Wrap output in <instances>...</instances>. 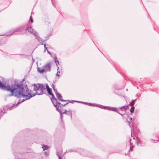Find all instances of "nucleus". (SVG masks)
<instances>
[{
	"label": "nucleus",
	"instance_id": "obj_11",
	"mask_svg": "<svg viewBox=\"0 0 159 159\" xmlns=\"http://www.w3.org/2000/svg\"><path fill=\"white\" fill-rule=\"evenodd\" d=\"M38 71L40 73H42L44 72L45 71L44 69H41V70H38Z\"/></svg>",
	"mask_w": 159,
	"mask_h": 159
},
{
	"label": "nucleus",
	"instance_id": "obj_22",
	"mask_svg": "<svg viewBox=\"0 0 159 159\" xmlns=\"http://www.w3.org/2000/svg\"><path fill=\"white\" fill-rule=\"evenodd\" d=\"M48 53H49V54H50V52H48Z\"/></svg>",
	"mask_w": 159,
	"mask_h": 159
},
{
	"label": "nucleus",
	"instance_id": "obj_20",
	"mask_svg": "<svg viewBox=\"0 0 159 159\" xmlns=\"http://www.w3.org/2000/svg\"><path fill=\"white\" fill-rule=\"evenodd\" d=\"M46 46V44H44V47L45 48V46Z\"/></svg>",
	"mask_w": 159,
	"mask_h": 159
},
{
	"label": "nucleus",
	"instance_id": "obj_6",
	"mask_svg": "<svg viewBox=\"0 0 159 159\" xmlns=\"http://www.w3.org/2000/svg\"><path fill=\"white\" fill-rule=\"evenodd\" d=\"M27 30L29 32L34 33V34L37 33L36 31H35L33 29H32V27L31 26L28 27L27 28Z\"/></svg>",
	"mask_w": 159,
	"mask_h": 159
},
{
	"label": "nucleus",
	"instance_id": "obj_4",
	"mask_svg": "<svg viewBox=\"0 0 159 159\" xmlns=\"http://www.w3.org/2000/svg\"><path fill=\"white\" fill-rule=\"evenodd\" d=\"M51 65L50 63L47 64L44 66V70L45 71H50L51 70Z\"/></svg>",
	"mask_w": 159,
	"mask_h": 159
},
{
	"label": "nucleus",
	"instance_id": "obj_16",
	"mask_svg": "<svg viewBox=\"0 0 159 159\" xmlns=\"http://www.w3.org/2000/svg\"><path fill=\"white\" fill-rule=\"evenodd\" d=\"M55 62L56 63H57V64H59V61H58V60H55Z\"/></svg>",
	"mask_w": 159,
	"mask_h": 159
},
{
	"label": "nucleus",
	"instance_id": "obj_12",
	"mask_svg": "<svg viewBox=\"0 0 159 159\" xmlns=\"http://www.w3.org/2000/svg\"><path fill=\"white\" fill-rule=\"evenodd\" d=\"M60 73V71L59 70L57 72V74H56V75L57 76H59V75H59Z\"/></svg>",
	"mask_w": 159,
	"mask_h": 159
},
{
	"label": "nucleus",
	"instance_id": "obj_13",
	"mask_svg": "<svg viewBox=\"0 0 159 159\" xmlns=\"http://www.w3.org/2000/svg\"><path fill=\"white\" fill-rule=\"evenodd\" d=\"M135 103V101L133 100L132 102L130 103V105L132 106H134Z\"/></svg>",
	"mask_w": 159,
	"mask_h": 159
},
{
	"label": "nucleus",
	"instance_id": "obj_10",
	"mask_svg": "<svg viewBox=\"0 0 159 159\" xmlns=\"http://www.w3.org/2000/svg\"><path fill=\"white\" fill-rule=\"evenodd\" d=\"M110 110H109L112 111H116V108L113 107V108H110L109 109Z\"/></svg>",
	"mask_w": 159,
	"mask_h": 159
},
{
	"label": "nucleus",
	"instance_id": "obj_9",
	"mask_svg": "<svg viewBox=\"0 0 159 159\" xmlns=\"http://www.w3.org/2000/svg\"><path fill=\"white\" fill-rule=\"evenodd\" d=\"M134 109V106H132L130 110V111L131 113H133Z\"/></svg>",
	"mask_w": 159,
	"mask_h": 159
},
{
	"label": "nucleus",
	"instance_id": "obj_19",
	"mask_svg": "<svg viewBox=\"0 0 159 159\" xmlns=\"http://www.w3.org/2000/svg\"><path fill=\"white\" fill-rule=\"evenodd\" d=\"M68 103V102H67L65 104H64V105H65L66 104H67Z\"/></svg>",
	"mask_w": 159,
	"mask_h": 159
},
{
	"label": "nucleus",
	"instance_id": "obj_15",
	"mask_svg": "<svg viewBox=\"0 0 159 159\" xmlns=\"http://www.w3.org/2000/svg\"><path fill=\"white\" fill-rule=\"evenodd\" d=\"M104 109H108V110H110L109 109H110V107H104L103 108Z\"/></svg>",
	"mask_w": 159,
	"mask_h": 159
},
{
	"label": "nucleus",
	"instance_id": "obj_21",
	"mask_svg": "<svg viewBox=\"0 0 159 159\" xmlns=\"http://www.w3.org/2000/svg\"><path fill=\"white\" fill-rule=\"evenodd\" d=\"M57 70H59V67H58V68H57Z\"/></svg>",
	"mask_w": 159,
	"mask_h": 159
},
{
	"label": "nucleus",
	"instance_id": "obj_18",
	"mask_svg": "<svg viewBox=\"0 0 159 159\" xmlns=\"http://www.w3.org/2000/svg\"><path fill=\"white\" fill-rule=\"evenodd\" d=\"M59 159H62L61 157L60 156H59Z\"/></svg>",
	"mask_w": 159,
	"mask_h": 159
},
{
	"label": "nucleus",
	"instance_id": "obj_5",
	"mask_svg": "<svg viewBox=\"0 0 159 159\" xmlns=\"http://www.w3.org/2000/svg\"><path fill=\"white\" fill-rule=\"evenodd\" d=\"M46 88L47 91H48V94L49 95H52V97H53L54 96L52 92V89L49 88V87L48 84L46 85Z\"/></svg>",
	"mask_w": 159,
	"mask_h": 159
},
{
	"label": "nucleus",
	"instance_id": "obj_8",
	"mask_svg": "<svg viewBox=\"0 0 159 159\" xmlns=\"http://www.w3.org/2000/svg\"><path fill=\"white\" fill-rule=\"evenodd\" d=\"M42 147L43 151L48 149V147L47 145H44Z\"/></svg>",
	"mask_w": 159,
	"mask_h": 159
},
{
	"label": "nucleus",
	"instance_id": "obj_2",
	"mask_svg": "<svg viewBox=\"0 0 159 159\" xmlns=\"http://www.w3.org/2000/svg\"><path fill=\"white\" fill-rule=\"evenodd\" d=\"M34 89L36 91L35 93L38 95H41L43 93V91L45 89L43 85L41 84H37L35 85Z\"/></svg>",
	"mask_w": 159,
	"mask_h": 159
},
{
	"label": "nucleus",
	"instance_id": "obj_3",
	"mask_svg": "<svg viewBox=\"0 0 159 159\" xmlns=\"http://www.w3.org/2000/svg\"><path fill=\"white\" fill-rule=\"evenodd\" d=\"M56 109L60 114L66 113V110L63 105H59L56 107Z\"/></svg>",
	"mask_w": 159,
	"mask_h": 159
},
{
	"label": "nucleus",
	"instance_id": "obj_14",
	"mask_svg": "<svg viewBox=\"0 0 159 159\" xmlns=\"http://www.w3.org/2000/svg\"><path fill=\"white\" fill-rule=\"evenodd\" d=\"M30 20L32 23L33 22V20L31 16L30 17Z\"/></svg>",
	"mask_w": 159,
	"mask_h": 159
},
{
	"label": "nucleus",
	"instance_id": "obj_17",
	"mask_svg": "<svg viewBox=\"0 0 159 159\" xmlns=\"http://www.w3.org/2000/svg\"><path fill=\"white\" fill-rule=\"evenodd\" d=\"M55 101H56V100L55 99L53 100V101H52V102H53V104L54 105V106H56V105H55V104H54V102H55Z\"/></svg>",
	"mask_w": 159,
	"mask_h": 159
},
{
	"label": "nucleus",
	"instance_id": "obj_1",
	"mask_svg": "<svg viewBox=\"0 0 159 159\" xmlns=\"http://www.w3.org/2000/svg\"><path fill=\"white\" fill-rule=\"evenodd\" d=\"M0 88L4 90L10 92L11 95L19 98H23L21 102L30 99L34 96V93H29L28 89L26 87H22L21 85L16 84L10 86L3 84L0 81Z\"/></svg>",
	"mask_w": 159,
	"mask_h": 159
},
{
	"label": "nucleus",
	"instance_id": "obj_23",
	"mask_svg": "<svg viewBox=\"0 0 159 159\" xmlns=\"http://www.w3.org/2000/svg\"><path fill=\"white\" fill-rule=\"evenodd\" d=\"M55 59H57V57H56V58H55Z\"/></svg>",
	"mask_w": 159,
	"mask_h": 159
},
{
	"label": "nucleus",
	"instance_id": "obj_7",
	"mask_svg": "<svg viewBox=\"0 0 159 159\" xmlns=\"http://www.w3.org/2000/svg\"><path fill=\"white\" fill-rule=\"evenodd\" d=\"M56 95H57V97L58 98V99L59 100H60L61 101H66V102H67V101H64L63 100H62L61 99V94H58V93H57L56 94Z\"/></svg>",
	"mask_w": 159,
	"mask_h": 159
}]
</instances>
